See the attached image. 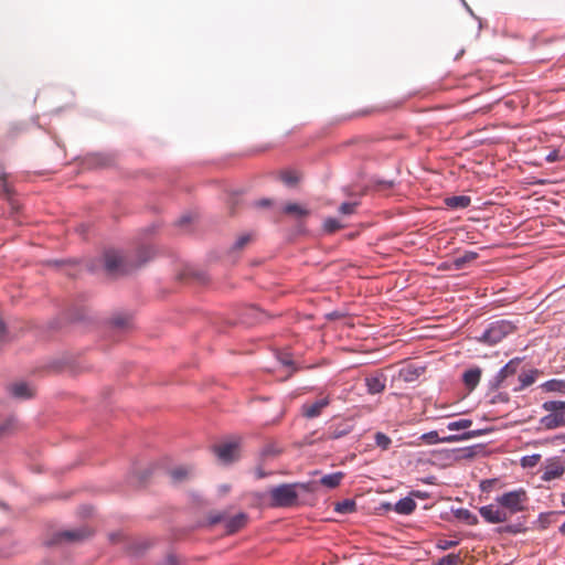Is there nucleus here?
<instances>
[{
	"instance_id": "a878e982",
	"label": "nucleus",
	"mask_w": 565,
	"mask_h": 565,
	"mask_svg": "<svg viewBox=\"0 0 565 565\" xmlns=\"http://www.w3.org/2000/svg\"><path fill=\"white\" fill-rule=\"evenodd\" d=\"M18 427V420L14 416H10L0 423V438L12 434Z\"/></svg>"
},
{
	"instance_id": "79ce46f5",
	"label": "nucleus",
	"mask_w": 565,
	"mask_h": 565,
	"mask_svg": "<svg viewBox=\"0 0 565 565\" xmlns=\"http://www.w3.org/2000/svg\"><path fill=\"white\" fill-rule=\"evenodd\" d=\"M0 186L2 188L3 194L7 198H10L12 194L11 185L8 182L7 178L0 179Z\"/></svg>"
},
{
	"instance_id": "a18cd8bd",
	"label": "nucleus",
	"mask_w": 565,
	"mask_h": 565,
	"mask_svg": "<svg viewBox=\"0 0 565 565\" xmlns=\"http://www.w3.org/2000/svg\"><path fill=\"white\" fill-rule=\"evenodd\" d=\"M190 222H191V216L190 215H183L182 217H180L178 220L177 225L180 226V227H183L186 224H189Z\"/></svg>"
},
{
	"instance_id": "7ed1b4c3",
	"label": "nucleus",
	"mask_w": 565,
	"mask_h": 565,
	"mask_svg": "<svg viewBox=\"0 0 565 565\" xmlns=\"http://www.w3.org/2000/svg\"><path fill=\"white\" fill-rule=\"evenodd\" d=\"M542 408L548 414L540 419V424L548 430L565 426V401H547Z\"/></svg>"
},
{
	"instance_id": "c85d7f7f",
	"label": "nucleus",
	"mask_w": 565,
	"mask_h": 565,
	"mask_svg": "<svg viewBox=\"0 0 565 565\" xmlns=\"http://www.w3.org/2000/svg\"><path fill=\"white\" fill-rule=\"evenodd\" d=\"M191 475V469L188 467H178L170 471V476L174 482H182Z\"/></svg>"
},
{
	"instance_id": "052dcab7",
	"label": "nucleus",
	"mask_w": 565,
	"mask_h": 565,
	"mask_svg": "<svg viewBox=\"0 0 565 565\" xmlns=\"http://www.w3.org/2000/svg\"><path fill=\"white\" fill-rule=\"evenodd\" d=\"M559 532L565 534V522L559 526Z\"/></svg>"
},
{
	"instance_id": "7c9ffc66",
	"label": "nucleus",
	"mask_w": 565,
	"mask_h": 565,
	"mask_svg": "<svg viewBox=\"0 0 565 565\" xmlns=\"http://www.w3.org/2000/svg\"><path fill=\"white\" fill-rule=\"evenodd\" d=\"M460 564H462V558H461L460 554H454V553L448 554L434 563V565H460Z\"/></svg>"
},
{
	"instance_id": "a211bd4d",
	"label": "nucleus",
	"mask_w": 565,
	"mask_h": 565,
	"mask_svg": "<svg viewBox=\"0 0 565 565\" xmlns=\"http://www.w3.org/2000/svg\"><path fill=\"white\" fill-rule=\"evenodd\" d=\"M444 203L452 210L466 209L470 205L471 199L468 195H454L444 199Z\"/></svg>"
},
{
	"instance_id": "c9c22d12",
	"label": "nucleus",
	"mask_w": 565,
	"mask_h": 565,
	"mask_svg": "<svg viewBox=\"0 0 565 565\" xmlns=\"http://www.w3.org/2000/svg\"><path fill=\"white\" fill-rule=\"evenodd\" d=\"M343 227L344 225L337 218L330 217L324 221V230L329 233H334Z\"/></svg>"
},
{
	"instance_id": "6e6552de",
	"label": "nucleus",
	"mask_w": 565,
	"mask_h": 565,
	"mask_svg": "<svg viewBox=\"0 0 565 565\" xmlns=\"http://www.w3.org/2000/svg\"><path fill=\"white\" fill-rule=\"evenodd\" d=\"M248 516L246 513H238L231 518H225L223 514H217L211 518V523L224 522L227 534H233L243 529L247 524Z\"/></svg>"
},
{
	"instance_id": "1a4fd4ad",
	"label": "nucleus",
	"mask_w": 565,
	"mask_h": 565,
	"mask_svg": "<svg viewBox=\"0 0 565 565\" xmlns=\"http://www.w3.org/2000/svg\"><path fill=\"white\" fill-rule=\"evenodd\" d=\"M479 513L484 519L486 522L491 524L503 523L509 521L508 511H505V509H502L501 505H483L479 508Z\"/></svg>"
},
{
	"instance_id": "2f4dec72",
	"label": "nucleus",
	"mask_w": 565,
	"mask_h": 565,
	"mask_svg": "<svg viewBox=\"0 0 565 565\" xmlns=\"http://www.w3.org/2000/svg\"><path fill=\"white\" fill-rule=\"evenodd\" d=\"M472 420L468 418H460L458 420L449 422L447 424L448 430H461L471 427Z\"/></svg>"
},
{
	"instance_id": "39448f33",
	"label": "nucleus",
	"mask_w": 565,
	"mask_h": 565,
	"mask_svg": "<svg viewBox=\"0 0 565 565\" xmlns=\"http://www.w3.org/2000/svg\"><path fill=\"white\" fill-rule=\"evenodd\" d=\"M497 503L505 509L509 514V519L518 513L526 510L529 501L527 493L524 489H518L503 493L495 499Z\"/></svg>"
},
{
	"instance_id": "412c9836",
	"label": "nucleus",
	"mask_w": 565,
	"mask_h": 565,
	"mask_svg": "<svg viewBox=\"0 0 565 565\" xmlns=\"http://www.w3.org/2000/svg\"><path fill=\"white\" fill-rule=\"evenodd\" d=\"M416 505V502L411 497H406L395 503L394 510L398 514L408 515L415 511Z\"/></svg>"
},
{
	"instance_id": "e2e57ef3",
	"label": "nucleus",
	"mask_w": 565,
	"mask_h": 565,
	"mask_svg": "<svg viewBox=\"0 0 565 565\" xmlns=\"http://www.w3.org/2000/svg\"><path fill=\"white\" fill-rule=\"evenodd\" d=\"M223 491H224V492L228 491V487L224 486V487H223Z\"/></svg>"
},
{
	"instance_id": "09e8293b",
	"label": "nucleus",
	"mask_w": 565,
	"mask_h": 565,
	"mask_svg": "<svg viewBox=\"0 0 565 565\" xmlns=\"http://www.w3.org/2000/svg\"><path fill=\"white\" fill-rule=\"evenodd\" d=\"M558 158V151L557 150H554L552 152H550L546 157V160L550 161V162H553L555 161L556 159Z\"/></svg>"
},
{
	"instance_id": "b1692460",
	"label": "nucleus",
	"mask_w": 565,
	"mask_h": 565,
	"mask_svg": "<svg viewBox=\"0 0 565 565\" xmlns=\"http://www.w3.org/2000/svg\"><path fill=\"white\" fill-rule=\"evenodd\" d=\"M282 212L287 215H292L297 218L305 217L309 211L297 203H288L284 206Z\"/></svg>"
},
{
	"instance_id": "bb28decb",
	"label": "nucleus",
	"mask_w": 565,
	"mask_h": 565,
	"mask_svg": "<svg viewBox=\"0 0 565 565\" xmlns=\"http://www.w3.org/2000/svg\"><path fill=\"white\" fill-rule=\"evenodd\" d=\"M335 512L341 514H350L355 512L356 503L354 500L345 499L343 501L337 502L334 507Z\"/></svg>"
},
{
	"instance_id": "cd10ccee",
	"label": "nucleus",
	"mask_w": 565,
	"mask_h": 565,
	"mask_svg": "<svg viewBox=\"0 0 565 565\" xmlns=\"http://www.w3.org/2000/svg\"><path fill=\"white\" fill-rule=\"evenodd\" d=\"M252 239H253V235L250 233L242 234L234 242L230 252L235 253V252L243 250L252 242Z\"/></svg>"
},
{
	"instance_id": "393cba45",
	"label": "nucleus",
	"mask_w": 565,
	"mask_h": 565,
	"mask_svg": "<svg viewBox=\"0 0 565 565\" xmlns=\"http://www.w3.org/2000/svg\"><path fill=\"white\" fill-rule=\"evenodd\" d=\"M545 392L565 393V380L553 379L541 385Z\"/></svg>"
},
{
	"instance_id": "c756f323",
	"label": "nucleus",
	"mask_w": 565,
	"mask_h": 565,
	"mask_svg": "<svg viewBox=\"0 0 565 565\" xmlns=\"http://www.w3.org/2000/svg\"><path fill=\"white\" fill-rule=\"evenodd\" d=\"M359 204H360V201L358 199H354V200H351V201H348V202H343L339 206V213L341 215H352V214L355 213L356 207L359 206Z\"/></svg>"
},
{
	"instance_id": "49530a36",
	"label": "nucleus",
	"mask_w": 565,
	"mask_h": 565,
	"mask_svg": "<svg viewBox=\"0 0 565 565\" xmlns=\"http://www.w3.org/2000/svg\"><path fill=\"white\" fill-rule=\"evenodd\" d=\"M278 451L273 446H266L263 450V456H276Z\"/></svg>"
},
{
	"instance_id": "58836bf2",
	"label": "nucleus",
	"mask_w": 565,
	"mask_h": 565,
	"mask_svg": "<svg viewBox=\"0 0 565 565\" xmlns=\"http://www.w3.org/2000/svg\"><path fill=\"white\" fill-rule=\"evenodd\" d=\"M458 544H459L458 541L441 539V540H438L436 546L439 550L446 551V550L456 547Z\"/></svg>"
},
{
	"instance_id": "f257e3e1",
	"label": "nucleus",
	"mask_w": 565,
	"mask_h": 565,
	"mask_svg": "<svg viewBox=\"0 0 565 565\" xmlns=\"http://www.w3.org/2000/svg\"><path fill=\"white\" fill-rule=\"evenodd\" d=\"M153 256V249L150 246H141L137 250V260L124 256L119 250L108 249L104 253V267L107 274L111 276H121L129 274L140 267Z\"/></svg>"
},
{
	"instance_id": "473e14b6",
	"label": "nucleus",
	"mask_w": 565,
	"mask_h": 565,
	"mask_svg": "<svg viewBox=\"0 0 565 565\" xmlns=\"http://www.w3.org/2000/svg\"><path fill=\"white\" fill-rule=\"evenodd\" d=\"M375 445L382 450H387L392 445V439L384 433L377 431L374 435Z\"/></svg>"
},
{
	"instance_id": "9d476101",
	"label": "nucleus",
	"mask_w": 565,
	"mask_h": 565,
	"mask_svg": "<svg viewBox=\"0 0 565 565\" xmlns=\"http://www.w3.org/2000/svg\"><path fill=\"white\" fill-rule=\"evenodd\" d=\"M521 362V359L519 358H515V359H512L510 360L498 373L497 375L493 377V380H491L490 382V387L492 390H498L499 387L502 386L503 382L509 377V376H512L516 373L518 371V366Z\"/></svg>"
},
{
	"instance_id": "ea45409f",
	"label": "nucleus",
	"mask_w": 565,
	"mask_h": 565,
	"mask_svg": "<svg viewBox=\"0 0 565 565\" xmlns=\"http://www.w3.org/2000/svg\"><path fill=\"white\" fill-rule=\"evenodd\" d=\"M375 186L377 190H388L394 186V180L379 179Z\"/></svg>"
},
{
	"instance_id": "4c0bfd02",
	"label": "nucleus",
	"mask_w": 565,
	"mask_h": 565,
	"mask_svg": "<svg viewBox=\"0 0 565 565\" xmlns=\"http://www.w3.org/2000/svg\"><path fill=\"white\" fill-rule=\"evenodd\" d=\"M247 315L253 317L255 321H263L265 313L256 306H250L247 308Z\"/></svg>"
},
{
	"instance_id": "13d9d810",
	"label": "nucleus",
	"mask_w": 565,
	"mask_h": 565,
	"mask_svg": "<svg viewBox=\"0 0 565 565\" xmlns=\"http://www.w3.org/2000/svg\"><path fill=\"white\" fill-rule=\"evenodd\" d=\"M412 494L417 497V498H424L425 497V493H422L420 491H413Z\"/></svg>"
},
{
	"instance_id": "f8f14e48",
	"label": "nucleus",
	"mask_w": 565,
	"mask_h": 565,
	"mask_svg": "<svg viewBox=\"0 0 565 565\" xmlns=\"http://www.w3.org/2000/svg\"><path fill=\"white\" fill-rule=\"evenodd\" d=\"M478 253L472 250H467L462 255L456 256L451 260L444 264V267L447 269H463L467 265L471 264L478 258Z\"/></svg>"
},
{
	"instance_id": "9b49d317",
	"label": "nucleus",
	"mask_w": 565,
	"mask_h": 565,
	"mask_svg": "<svg viewBox=\"0 0 565 565\" xmlns=\"http://www.w3.org/2000/svg\"><path fill=\"white\" fill-rule=\"evenodd\" d=\"M565 473V467L558 458L548 459L543 468L541 479L543 481H552L561 478Z\"/></svg>"
},
{
	"instance_id": "4d7b16f0",
	"label": "nucleus",
	"mask_w": 565,
	"mask_h": 565,
	"mask_svg": "<svg viewBox=\"0 0 565 565\" xmlns=\"http://www.w3.org/2000/svg\"><path fill=\"white\" fill-rule=\"evenodd\" d=\"M81 234H84L86 233L87 231V226L85 224H81L77 228H76Z\"/></svg>"
},
{
	"instance_id": "f704fd0d",
	"label": "nucleus",
	"mask_w": 565,
	"mask_h": 565,
	"mask_svg": "<svg viewBox=\"0 0 565 565\" xmlns=\"http://www.w3.org/2000/svg\"><path fill=\"white\" fill-rule=\"evenodd\" d=\"M540 460H541V455H539V454H534L531 456H524L521 459V466L523 468H533L540 462Z\"/></svg>"
},
{
	"instance_id": "37998d69",
	"label": "nucleus",
	"mask_w": 565,
	"mask_h": 565,
	"mask_svg": "<svg viewBox=\"0 0 565 565\" xmlns=\"http://www.w3.org/2000/svg\"><path fill=\"white\" fill-rule=\"evenodd\" d=\"M9 340V334L4 322L0 319V344Z\"/></svg>"
},
{
	"instance_id": "c03bdc74",
	"label": "nucleus",
	"mask_w": 565,
	"mask_h": 565,
	"mask_svg": "<svg viewBox=\"0 0 565 565\" xmlns=\"http://www.w3.org/2000/svg\"><path fill=\"white\" fill-rule=\"evenodd\" d=\"M301 174L300 171L296 170V169H287L285 170L280 177H288V178H291V177H299Z\"/></svg>"
},
{
	"instance_id": "de8ad7c7",
	"label": "nucleus",
	"mask_w": 565,
	"mask_h": 565,
	"mask_svg": "<svg viewBox=\"0 0 565 565\" xmlns=\"http://www.w3.org/2000/svg\"><path fill=\"white\" fill-rule=\"evenodd\" d=\"M280 361L284 365L286 366H291L294 364L292 360L290 359L289 355L285 354L280 358Z\"/></svg>"
},
{
	"instance_id": "4468645a",
	"label": "nucleus",
	"mask_w": 565,
	"mask_h": 565,
	"mask_svg": "<svg viewBox=\"0 0 565 565\" xmlns=\"http://www.w3.org/2000/svg\"><path fill=\"white\" fill-rule=\"evenodd\" d=\"M365 385L369 394H380L386 387V376L382 372L365 377Z\"/></svg>"
},
{
	"instance_id": "f03ea898",
	"label": "nucleus",
	"mask_w": 565,
	"mask_h": 565,
	"mask_svg": "<svg viewBox=\"0 0 565 565\" xmlns=\"http://www.w3.org/2000/svg\"><path fill=\"white\" fill-rule=\"evenodd\" d=\"M297 489H301L306 492L317 491L316 482H296V483H282L274 487L269 490L270 502L269 505L273 508H289L294 507L298 500Z\"/></svg>"
},
{
	"instance_id": "e433bc0d",
	"label": "nucleus",
	"mask_w": 565,
	"mask_h": 565,
	"mask_svg": "<svg viewBox=\"0 0 565 565\" xmlns=\"http://www.w3.org/2000/svg\"><path fill=\"white\" fill-rule=\"evenodd\" d=\"M111 324L116 329H125L129 324V319L127 317L117 316L113 318Z\"/></svg>"
},
{
	"instance_id": "a19ab883",
	"label": "nucleus",
	"mask_w": 565,
	"mask_h": 565,
	"mask_svg": "<svg viewBox=\"0 0 565 565\" xmlns=\"http://www.w3.org/2000/svg\"><path fill=\"white\" fill-rule=\"evenodd\" d=\"M348 433H349V430L345 428H343V429L334 428L329 431V438L330 439H339V438L345 436Z\"/></svg>"
},
{
	"instance_id": "aec40b11",
	"label": "nucleus",
	"mask_w": 565,
	"mask_h": 565,
	"mask_svg": "<svg viewBox=\"0 0 565 565\" xmlns=\"http://www.w3.org/2000/svg\"><path fill=\"white\" fill-rule=\"evenodd\" d=\"M481 370L479 367L469 369L462 374L465 385L472 391L480 382Z\"/></svg>"
},
{
	"instance_id": "6e6d98bb",
	"label": "nucleus",
	"mask_w": 565,
	"mask_h": 565,
	"mask_svg": "<svg viewBox=\"0 0 565 565\" xmlns=\"http://www.w3.org/2000/svg\"><path fill=\"white\" fill-rule=\"evenodd\" d=\"M546 184V183H553L551 179H537L536 182H529V184Z\"/></svg>"
},
{
	"instance_id": "5fc2aeb1",
	"label": "nucleus",
	"mask_w": 565,
	"mask_h": 565,
	"mask_svg": "<svg viewBox=\"0 0 565 565\" xmlns=\"http://www.w3.org/2000/svg\"><path fill=\"white\" fill-rule=\"evenodd\" d=\"M149 475H150V472H149L148 470H146V471H145L140 477H139L138 483H139V484H142V483L147 480V478H148V476H149Z\"/></svg>"
},
{
	"instance_id": "2eb2a0df",
	"label": "nucleus",
	"mask_w": 565,
	"mask_h": 565,
	"mask_svg": "<svg viewBox=\"0 0 565 565\" xmlns=\"http://www.w3.org/2000/svg\"><path fill=\"white\" fill-rule=\"evenodd\" d=\"M330 404V398L323 397L313 403H306L301 407L302 415L306 418H316L321 415L322 409Z\"/></svg>"
},
{
	"instance_id": "72a5a7b5",
	"label": "nucleus",
	"mask_w": 565,
	"mask_h": 565,
	"mask_svg": "<svg viewBox=\"0 0 565 565\" xmlns=\"http://www.w3.org/2000/svg\"><path fill=\"white\" fill-rule=\"evenodd\" d=\"M525 531L522 523L508 524L499 529L500 533L518 534Z\"/></svg>"
},
{
	"instance_id": "8fccbe9b",
	"label": "nucleus",
	"mask_w": 565,
	"mask_h": 565,
	"mask_svg": "<svg viewBox=\"0 0 565 565\" xmlns=\"http://www.w3.org/2000/svg\"><path fill=\"white\" fill-rule=\"evenodd\" d=\"M285 181V184L289 188H292V186H296L297 182L299 179H291V178H288V179H282Z\"/></svg>"
},
{
	"instance_id": "864d4df0",
	"label": "nucleus",
	"mask_w": 565,
	"mask_h": 565,
	"mask_svg": "<svg viewBox=\"0 0 565 565\" xmlns=\"http://www.w3.org/2000/svg\"><path fill=\"white\" fill-rule=\"evenodd\" d=\"M493 482H494V480H484V481H482V483H481L482 490H488L492 486Z\"/></svg>"
},
{
	"instance_id": "dca6fc26",
	"label": "nucleus",
	"mask_w": 565,
	"mask_h": 565,
	"mask_svg": "<svg viewBox=\"0 0 565 565\" xmlns=\"http://www.w3.org/2000/svg\"><path fill=\"white\" fill-rule=\"evenodd\" d=\"M426 371V366L409 363L398 371V377L406 383L415 382Z\"/></svg>"
},
{
	"instance_id": "423d86ee",
	"label": "nucleus",
	"mask_w": 565,
	"mask_h": 565,
	"mask_svg": "<svg viewBox=\"0 0 565 565\" xmlns=\"http://www.w3.org/2000/svg\"><path fill=\"white\" fill-rule=\"evenodd\" d=\"M93 535V531L87 526H82L73 530H64L56 532L46 542V545H60L63 543H77L82 542Z\"/></svg>"
},
{
	"instance_id": "6ab92c4d",
	"label": "nucleus",
	"mask_w": 565,
	"mask_h": 565,
	"mask_svg": "<svg viewBox=\"0 0 565 565\" xmlns=\"http://www.w3.org/2000/svg\"><path fill=\"white\" fill-rule=\"evenodd\" d=\"M9 392L13 397L20 399L30 398L33 396L32 388L26 383L23 382L10 385Z\"/></svg>"
},
{
	"instance_id": "bf43d9fd",
	"label": "nucleus",
	"mask_w": 565,
	"mask_h": 565,
	"mask_svg": "<svg viewBox=\"0 0 565 565\" xmlns=\"http://www.w3.org/2000/svg\"><path fill=\"white\" fill-rule=\"evenodd\" d=\"M256 476H257V478L260 479V478H264L266 476V473L263 472L262 470H257Z\"/></svg>"
},
{
	"instance_id": "ddd939ff",
	"label": "nucleus",
	"mask_w": 565,
	"mask_h": 565,
	"mask_svg": "<svg viewBox=\"0 0 565 565\" xmlns=\"http://www.w3.org/2000/svg\"><path fill=\"white\" fill-rule=\"evenodd\" d=\"M214 452L223 463L233 462L237 458V444L226 443L215 446Z\"/></svg>"
},
{
	"instance_id": "5701e85b",
	"label": "nucleus",
	"mask_w": 565,
	"mask_h": 565,
	"mask_svg": "<svg viewBox=\"0 0 565 565\" xmlns=\"http://www.w3.org/2000/svg\"><path fill=\"white\" fill-rule=\"evenodd\" d=\"M454 515L459 521H462L469 525H477L479 520L476 514L470 512L468 509L460 508L454 511Z\"/></svg>"
},
{
	"instance_id": "3c124183",
	"label": "nucleus",
	"mask_w": 565,
	"mask_h": 565,
	"mask_svg": "<svg viewBox=\"0 0 565 565\" xmlns=\"http://www.w3.org/2000/svg\"><path fill=\"white\" fill-rule=\"evenodd\" d=\"M270 204H271V202L268 199H263V200H259L256 202V205L259 207H266V206H269Z\"/></svg>"
},
{
	"instance_id": "0eeeda50",
	"label": "nucleus",
	"mask_w": 565,
	"mask_h": 565,
	"mask_svg": "<svg viewBox=\"0 0 565 565\" xmlns=\"http://www.w3.org/2000/svg\"><path fill=\"white\" fill-rule=\"evenodd\" d=\"M483 434V430H468L462 434L458 435H449L439 437L438 433L433 430L426 434H423L420 439L425 441L426 444L433 445V444H439V443H457L462 440H468L478 436H481Z\"/></svg>"
},
{
	"instance_id": "603ef678",
	"label": "nucleus",
	"mask_w": 565,
	"mask_h": 565,
	"mask_svg": "<svg viewBox=\"0 0 565 565\" xmlns=\"http://www.w3.org/2000/svg\"><path fill=\"white\" fill-rule=\"evenodd\" d=\"M178 564V559H177V556L174 555H169L167 557V565H177Z\"/></svg>"
},
{
	"instance_id": "20e7f679",
	"label": "nucleus",
	"mask_w": 565,
	"mask_h": 565,
	"mask_svg": "<svg viewBox=\"0 0 565 565\" xmlns=\"http://www.w3.org/2000/svg\"><path fill=\"white\" fill-rule=\"evenodd\" d=\"M515 329L516 326L512 321L497 320L487 327L478 340L489 345H494L501 342L509 334L513 333Z\"/></svg>"
},
{
	"instance_id": "680f3d73",
	"label": "nucleus",
	"mask_w": 565,
	"mask_h": 565,
	"mask_svg": "<svg viewBox=\"0 0 565 565\" xmlns=\"http://www.w3.org/2000/svg\"><path fill=\"white\" fill-rule=\"evenodd\" d=\"M562 504L565 507V492L562 494Z\"/></svg>"
},
{
	"instance_id": "f3484780",
	"label": "nucleus",
	"mask_w": 565,
	"mask_h": 565,
	"mask_svg": "<svg viewBox=\"0 0 565 565\" xmlns=\"http://www.w3.org/2000/svg\"><path fill=\"white\" fill-rule=\"evenodd\" d=\"M344 472L337 471L330 475L323 476L319 481H315L318 486H323L328 489H335L340 486L341 481L344 478Z\"/></svg>"
},
{
	"instance_id": "4be33fe9",
	"label": "nucleus",
	"mask_w": 565,
	"mask_h": 565,
	"mask_svg": "<svg viewBox=\"0 0 565 565\" xmlns=\"http://www.w3.org/2000/svg\"><path fill=\"white\" fill-rule=\"evenodd\" d=\"M541 372L539 370H531L530 372L527 373H522L520 376H519V381H520V386L519 387H515L514 391L516 392H520V391H523L525 387L532 385L537 375L540 374Z\"/></svg>"
}]
</instances>
